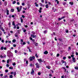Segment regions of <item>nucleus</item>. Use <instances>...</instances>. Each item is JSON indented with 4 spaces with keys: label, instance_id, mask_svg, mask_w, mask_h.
<instances>
[{
    "label": "nucleus",
    "instance_id": "1",
    "mask_svg": "<svg viewBox=\"0 0 78 78\" xmlns=\"http://www.w3.org/2000/svg\"><path fill=\"white\" fill-rule=\"evenodd\" d=\"M30 61H32V60H33L35 59V57L34 56H31L29 58Z\"/></svg>",
    "mask_w": 78,
    "mask_h": 78
},
{
    "label": "nucleus",
    "instance_id": "2",
    "mask_svg": "<svg viewBox=\"0 0 78 78\" xmlns=\"http://www.w3.org/2000/svg\"><path fill=\"white\" fill-rule=\"evenodd\" d=\"M35 66H36V67L37 68L39 69V64L37 63H36L35 64Z\"/></svg>",
    "mask_w": 78,
    "mask_h": 78
},
{
    "label": "nucleus",
    "instance_id": "3",
    "mask_svg": "<svg viewBox=\"0 0 78 78\" xmlns=\"http://www.w3.org/2000/svg\"><path fill=\"white\" fill-rule=\"evenodd\" d=\"M37 60L38 61H39V63H41V62H43L44 61H42V59L40 58L39 59H37Z\"/></svg>",
    "mask_w": 78,
    "mask_h": 78
},
{
    "label": "nucleus",
    "instance_id": "4",
    "mask_svg": "<svg viewBox=\"0 0 78 78\" xmlns=\"http://www.w3.org/2000/svg\"><path fill=\"white\" fill-rule=\"evenodd\" d=\"M34 73V71L33 69H32V71L31 72V75H33V74Z\"/></svg>",
    "mask_w": 78,
    "mask_h": 78
},
{
    "label": "nucleus",
    "instance_id": "5",
    "mask_svg": "<svg viewBox=\"0 0 78 78\" xmlns=\"http://www.w3.org/2000/svg\"><path fill=\"white\" fill-rule=\"evenodd\" d=\"M22 6H20V9H19V10H18V12H20V11H21V10H22Z\"/></svg>",
    "mask_w": 78,
    "mask_h": 78
},
{
    "label": "nucleus",
    "instance_id": "6",
    "mask_svg": "<svg viewBox=\"0 0 78 78\" xmlns=\"http://www.w3.org/2000/svg\"><path fill=\"white\" fill-rule=\"evenodd\" d=\"M31 36L32 37H33V38H34V37H36V35L33 34H31Z\"/></svg>",
    "mask_w": 78,
    "mask_h": 78
},
{
    "label": "nucleus",
    "instance_id": "7",
    "mask_svg": "<svg viewBox=\"0 0 78 78\" xmlns=\"http://www.w3.org/2000/svg\"><path fill=\"white\" fill-rule=\"evenodd\" d=\"M6 11L7 15H9V10L7 9H6Z\"/></svg>",
    "mask_w": 78,
    "mask_h": 78
},
{
    "label": "nucleus",
    "instance_id": "8",
    "mask_svg": "<svg viewBox=\"0 0 78 78\" xmlns=\"http://www.w3.org/2000/svg\"><path fill=\"white\" fill-rule=\"evenodd\" d=\"M73 62H76V60L74 57L73 58Z\"/></svg>",
    "mask_w": 78,
    "mask_h": 78
},
{
    "label": "nucleus",
    "instance_id": "9",
    "mask_svg": "<svg viewBox=\"0 0 78 78\" xmlns=\"http://www.w3.org/2000/svg\"><path fill=\"white\" fill-rule=\"evenodd\" d=\"M46 68L48 69H50L51 68V67L49 66H46Z\"/></svg>",
    "mask_w": 78,
    "mask_h": 78
},
{
    "label": "nucleus",
    "instance_id": "10",
    "mask_svg": "<svg viewBox=\"0 0 78 78\" xmlns=\"http://www.w3.org/2000/svg\"><path fill=\"white\" fill-rule=\"evenodd\" d=\"M48 52L47 51H45L44 52V54H45V55H47V54H48Z\"/></svg>",
    "mask_w": 78,
    "mask_h": 78
},
{
    "label": "nucleus",
    "instance_id": "11",
    "mask_svg": "<svg viewBox=\"0 0 78 78\" xmlns=\"http://www.w3.org/2000/svg\"><path fill=\"white\" fill-rule=\"evenodd\" d=\"M34 65L32 63H30V67H34Z\"/></svg>",
    "mask_w": 78,
    "mask_h": 78
},
{
    "label": "nucleus",
    "instance_id": "12",
    "mask_svg": "<svg viewBox=\"0 0 78 78\" xmlns=\"http://www.w3.org/2000/svg\"><path fill=\"white\" fill-rule=\"evenodd\" d=\"M14 9H11V11L12 12H14Z\"/></svg>",
    "mask_w": 78,
    "mask_h": 78
},
{
    "label": "nucleus",
    "instance_id": "13",
    "mask_svg": "<svg viewBox=\"0 0 78 78\" xmlns=\"http://www.w3.org/2000/svg\"><path fill=\"white\" fill-rule=\"evenodd\" d=\"M62 69H64L65 72H66V68H64V67H62Z\"/></svg>",
    "mask_w": 78,
    "mask_h": 78
},
{
    "label": "nucleus",
    "instance_id": "14",
    "mask_svg": "<svg viewBox=\"0 0 78 78\" xmlns=\"http://www.w3.org/2000/svg\"><path fill=\"white\" fill-rule=\"evenodd\" d=\"M0 57L1 58H5V57H6V56L5 55L4 57H3L2 55H1L0 56Z\"/></svg>",
    "mask_w": 78,
    "mask_h": 78
},
{
    "label": "nucleus",
    "instance_id": "15",
    "mask_svg": "<svg viewBox=\"0 0 78 78\" xmlns=\"http://www.w3.org/2000/svg\"><path fill=\"white\" fill-rule=\"evenodd\" d=\"M20 19L21 20V23H23V19L22 18V17H21L20 18Z\"/></svg>",
    "mask_w": 78,
    "mask_h": 78
},
{
    "label": "nucleus",
    "instance_id": "16",
    "mask_svg": "<svg viewBox=\"0 0 78 78\" xmlns=\"http://www.w3.org/2000/svg\"><path fill=\"white\" fill-rule=\"evenodd\" d=\"M69 3L70 4V5H73V2H69Z\"/></svg>",
    "mask_w": 78,
    "mask_h": 78
},
{
    "label": "nucleus",
    "instance_id": "17",
    "mask_svg": "<svg viewBox=\"0 0 78 78\" xmlns=\"http://www.w3.org/2000/svg\"><path fill=\"white\" fill-rule=\"evenodd\" d=\"M47 33V30H45L44 31V34H46V33Z\"/></svg>",
    "mask_w": 78,
    "mask_h": 78
},
{
    "label": "nucleus",
    "instance_id": "18",
    "mask_svg": "<svg viewBox=\"0 0 78 78\" xmlns=\"http://www.w3.org/2000/svg\"><path fill=\"white\" fill-rule=\"evenodd\" d=\"M74 69H76V70H78V67L76 66L74 67Z\"/></svg>",
    "mask_w": 78,
    "mask_h": 78
},
{
    "label": "nucleus",
    "instance_id": "19",
    "mask_svg": "<svg viewBox=\"0 0 78 78\" xmlns=\"http://www.w3.org/2000/svg\"><path fill=\"white\" fill-rule=\"evenodd\" d=\"M15 37H17L18 36V34H17L16 33L15 34Z\"/></svg>",
    "mask_w": 78,
    "mask_h": 78
},
{
    "label": "nucleus",
    "instance_id": "20",
    "mask_svg": "<svg viewBox=\"0 0 78 78\" xmlns=\"http://www.w3.org/2000/svg\"><path fill=\"white\" fill-rule=\"evenodd\" d=\"M12 42L14 43V42H16V41L15 39H13L12 41Z\"/></svg>",
    "mask_w": 78,
    "mask_h": 78
},
{
    "label": "nucleus",
    "instance_id": "21",
    "mask_svg": "<svg viewBox=\"0 0 78 78\" xmlns=\"http://www.w3.org/2000/svg\"><path fill=\"white\" fill-rule=\"evenodd\" d=\"M13 76L12 75H10L9 76V78H12Z\"/></svg>",
    "mask_w": 78,
    "mask_h": 78
},
{
    "label": "nucleus",
    "instance_id": "22",
    "mask_svg": "<svg viewBox=\"0 0 78 78\" xmlns=\"http://www.w3.org/2000/svg\"><path fill=\"white\" fill-rule=\"evenodd\" d=\"M4 5L5 6H6L7 5V2H5L4 3Z\"/></svg>",
    "mask_w": 78,
    "mask_h": 78
},
{
    "label": "nucleus",
    "instance_id": "23",
    "mask_svg": "<svg viewBox=\"0 0 78 78\" xmlns=\"http://www.w3.org/2000/svg\"><path fill=\"white\" fill-rule=\"evenodd\" d=\"M45 6L46 8H48V4L46 5Z\"/></svg>",
    "mask_w": 78,
    "mask_h": 78
},
{
    "label": "nucleus",
    "instance_id": "24",
    "mask_svg": "<svg viewBox=\"0 0 78 78\" xmlns=\"http://www.w3.org/2000/svg\"><path fill=\"white\" fill-rule=\"evenodd\" d=\"M1 30H2V31L3 32L5 31V30L3 29V27H2L1 29Z\"/></svg>",
    "mask_w": 78,
    "mask_h": 78
},
{
    "label": "nucleus",
    "instance_id": "25",
    "mask_svg": "<svg viewBox=\"0 0 78 78\" xmlns=\"http://www.w3.org/2000/svg\"><path fill=\"white\" fill-rule=\"evenodd\" d=\"M31 33H32V34H33L34 35V34H35V32H34V31L32 32Z\"/></svg>",
    "mask_w": 78,
    "mask_h": 78
},
{
    "label": "nucleus",
    "instance_id": "26",
    "mask_svg": "<svg viewBox=\"0 0 78 78\" xmlns=\"http://www.w3.org/2000/svg\"><path fill=\"white\" fill-rule=\"evenodd\" d=\"M0 49L2 50H3V49H4L3 47L2 46V47H1Z\"/></svg>",
    "mask_w": 78,
    "mask_h": 78
},
{
    "label": "nucleus",
    "instance_id": "27",
    "mask_svg": "<svg viewBox=\"0 0 78 78\" xmlns=\"http://www.w3.org/2000/svg\"><path fill=\"white\" fill-rule=\"evenodd\" d=\"M16 3V1H14L13 2H12V4H15V3Z\"/></svg>",
    "mask_w": 78,
    "mask_h": 78
},
{
    "label": "nucleus",
    "instance_id": "28",
    "mask_svg": "<svg viewBox=\"0 0 78 78\" xmlns=\"http://www.w3.org/2000/svg\"><path fill=\"white\" fill-rule=\"evenodd\" d=\"M9 60H8L7 61V64H9Z\"/></svg>",
    "mask_w": 78,
    "mask_h": 78
},
{
    "label": "nucleus",
    "instance_id": "29",
    "mask_svg": "<svg viewBox=\"0 0 78 78\" xmlns=\"http://www.w3.org/2000/svg\"><path fill=\"white\" fill-rule=\"evenodd\" d=\"M26 61H27V59L25 58L24 59V62H25Z\"/></svg>",
    "mask_w": 78,
    "mask_h": 78
},
{
    "label": "nucleus",
    "instance_id": "30",
    "mask_svg": "<svg viewBox=\"0 0 78 78\" xmlns=\"http://www.w3.org/2000/svg\"><path fill=\"white\" fill-rule=\"evenodd\" d=\"M63 5H66V2H63Z\"/></svg>",
    "mask_w": 78,
    "mask_h": 78
},
{
    "label": "nucleus",
    "instance_id": "31",
    "mask_svg": "<svg viewBox=\"0 0 78 78\" xmlns=\"http://www.w3.org/2000/svg\"><path fill=\"white\" fill-rule=\"evenodd\" d=\"M12 25H13V26H15V23H14V22H12Z\"/></svg>",
    "mask_w": 78,
    "mask_h": 78
},
{
    "label": "nucleus",
    "instance_id": "32",
    "mask_svg": "<svg viewBox=\"0 0 78 78\" xmlns=\"http://www.w3.org/2000/svg\"><path fill=\"white\" fill-rule=\"evenodd\" d=\"M66 17V16H62V17L61 18V19H64Z\"/></svg>",
    "mask_w": 78,
    "mask_h": 78
},
{
    "label": "nucleus",
    "instance_id": "33",
    "mask_svg": "<svg viewBox=\"0 0 78 78\" xmlns=\"http://www.w3.org/2000/svg\"><path fill=\"white\" fill-rule=\"evenodd\" d=\"M18 52V51H17V50H15V53H17Z\"/></svg>",
    "mask_w": 78,
    "mask_h": 78
},
{
    "label": "nucleus",
    "instance_id": "34",
    "mask_svg": "<svg viewBox=\"0 0 78 78\" xmlns=\"http://www.w3.org/2000/svg\"><path fill=\"white\" fill-rule=\"evenodd\" d=\"M41 73L40 72H38V75H41Z\"/></svg>",
    "mask_w": 78,
    "mask_h": 78
},
{
    "label": "nucleus",
    "instance_id": "35",
    "mask_svg": "<svg viewBox=\"0 0 78 78\" xmlns=\"http://www.w3.org/2000/svg\"><path fill=\"white\" fill-rule=\"evenodd\" d=\"M16 65V63L14 62L12 64V65L14 66Z\"/></svg>",
    "mask_w": 78,
    "mask_h": 78
},
{
    "label": "nucleus",
    "instance_id": "36",
    "mask_svg": "<svg viewBox=\"0 0 78 78\" xmlns=\"http://www.w3.org/2000/svg\"><path fill=\"white\" fill-rule=\"evenodd\" d=\"M5 72H6V73H7V72H8V69H6V70H5Z\"/></svg>",
    "mask_w": 78,
    "mask_h": 78
},
{
    "label": "nucleus",
    "instance_id": "37",
    "mask_svg": "<svg viewBox=\"0 0 78 78\" xmlns=\"http://www.w3.org/2000/svg\"><path fill=\"white\" fill-rule=\"evenodd\" d=\"M6 66V67H9V65H8V64H7Z\"/></svg>",
    "mask_w": 78,
    "mask_h": 78
},
{
    "label": "nucleus",
    "instance_id": "38",
    "mask_svg": "<svg viewBox=\"0 0 78 78\" xmlns=\"http://www.w3.org/2000/svg\"><path fill=\"white\" fill-rule=\"evenodd\" d=\"M71 56L72 58H73V57H74V55H71Z\"/></svg>",
    "mask_w": 78,
    "mask_h": 78
},
{
    "label": "nucleus",
    "instance_id": "39",
    "mask_svg": "<svg viewBox=\"0 0 78 78\" xmlns=\"http://www.w3.org/2000/svg\"><path fill=\"white\" fill-rule=\"evenodd\" d=\"M64 62H64V61H63V60L62 61V64H63V63H64Z\"/></svg>",
    "mask_w": 78,
    "mask_h": 78
},
{
    "label": "nucleus",
    "instance_id": "40",
    "mask_svg": "<svg viewBox=\"0 0 78 78\" xmlns=\"http://www.w3.org/2000/svg\"><path fill=\"white\" fill-rule=\"evenodd\" d=\"M9 69H13V67H9Z\"/></svg>",
    "mask_w": 78,
    "mask_h": 78
},
{
    "label": "nucleus",
    "instance_id": "41",
    "mask_svg": "<svg viewBox=\"0 0 78 78\" xmlns=\"http://www.w3.org/2000/svg\"><path fill=\"white\" fill-rule=\"evenodd\" d=\"M35 56L37 57V58H38V56L37 55V54H35Z\"/></svg>",
    "mask_w": 78,
    "mask_h": 78
},
{
    "label": "nucleus",
    "instance_id": "42",
    "mask_svg": "<svg viewBox=\"0 0 78 78\" xmlns=\"http://www.w3.org/2000/svg\"><path fill=\"white\" fill-rule=\"evenodd\" d=\"M26 64H28V61H26Z\"/></svg>",
    "mask_w": 78,
    "mask_h": 78
},
{
    "label": "nucleus",
    "instance_id": "43",
    "mask_svg": "<svg viewBox=\"0 0 78 78\" xmlns=\"http://www.w3.org/2000/svg\"><path fill=\"white\" fill-rule=\"evenodd\" d=\"M22 6H24V5H25V3H22Z\"/></svg>",
    "mask_w": 78,
    "mask_h": 78
},
{
    "label": "nucleus",
    "instance_id": "44",
    "mask_svg": "<svg viewBox=\"0 0 78 78\" xmlns=\"http://www.w3.org/2000/svg\"><path fill=\"white\" fill-rule=\"evenodd\" d=\"M63 59H66V57H64L63 58Z\"/></svg>",
    "mask_w": 78,
    "mask_h": 78
},
{
    "label": "nucleus",
    "instance_id": "45",
    "mask_svg": "<svg viewBox=\"0 0 78 78\" xmlns=\"http://www.w3.org/2000/svg\"><path fill=\"white\" fill-rule=\"evenodd\" d=\"M59 56V54H57V57H58V56Z\"/></svg>",
    "mask_w": 78,
    "mask_h": 78
},
{
    "label": "nucleus",
    "instance_id": "46",
    "mask_svg": "<svg viewBox=\"0 0 78 78\" xmlns=\"http://www.w3.org/2000/svg\"><path fill=\"white\" fill-rule=\"evenodd\" d=\"M24 27H25V28H27V27H28V26L27 25H24Z\"/></svg>",
    "mask_w": 78,
    "mask_h": 78
},
{
    "label": "nucleus",
    "instance_id": "47",
    "mask_svg": "<svg viewBox=\"0 0 78 78\" xmlns=\"http://www.w3.org/2000/svg\"><path fill=\"white\" fill-rule=\"evenodd\" d=\"M26 44V43H25V42H23V45H25Z\"/></svg>",
    "mask_w": 78,
    "mask_h": 78
},
{
    "label": "nucleus",
    "instance_id": "48",
    "mask_svg": "<svg viewBox=\"0 0 78 78\" xmlns=\"http://www.w3.org/2000/svg\"><path fill=\"white\" fill-rule=\"evenodd\" d=\"M1 42H2V43H4V40H2L1 41Z\"/></svg>",
    "mask_w": 78,
    "mask_h": 78
},
{
    "label": "nucleus",
    "instance_id": "49",
    "mask_svg": "<svg viewBox=\"0 0 78 78\" xmlns=\"http://www.w3.org/2000/svg\"><path fill=\"white\" fill-rule=\"evenodd\" d=\"M37 45H38V43H36L35 44V46H37Z\"/></svg>",
    "mask_w": 78,
    "mask_h": 78
},
{
    "label": "nucleus",
    "instance_id": "50",
    "mask_svg": "<svg viewBox=\"0 0 78 78\" xmlns=\"http://www.w3.org/2000/svg\"><path fill=\"white\" fill-rule=\"evenodd\" d=\"M24 55H28V54H27V53H26L25 52H24Z\"/></svg>",
    "mask_w": 78,
    "mask_h": 78
},
{
    "label": "nucleus",
    "instance_id": "51",
    "mask_svg": "<svg viewBox=\"0 0 78 78\" xmlns=\"http://www.w3.org/2000/svg\"><path fill=\"white\" fill-rule=\"evenodd\" d=\"M23 32H24V33H25V32H26V31H27V30H23Z\"/></svg>",
    "mask_w": 78,
    "mask_h": 78
},
{
    "label": "nucleus",
    "instance_id": "52",
    "mask_svg": "<svg viewBox=\"0 0 78 78\" xmlns=\"http://www.w3.org/2000/svg\"><path fill=\"white\" fill-rule=\"evenodd\" d=\"M13 47H16V45L15 44H13Z\"/></svg>",
    "mask_w": 78,
    "mask_h": 78
},
{
    "label": "nucleus",
    "instance_id": "53",
    "mask_svg": "<svg viewBox=\"0 0 78 78\" xmlns=\"http://www.w3.org/2000/svg\"><path fill=\"white\" fill-rule=\"evenodd\" d=\"M3 74H0L1 76H3Z\"/></svg>",
    "mask_w": 78,
    "mask_h": 78
},
{
    "label": "nucleus",
    "instance_id": "54",
    "mask_svg": "<svg viewBox=\"0 0 78 78\" xmlns=\"http://www.w3.org/2000/svg\"><path fill=\"white\" fill-rule=\"evenodd\" d=\"M66 33H67L69 32V30H66Z\"/></svg>",
    "mask_w": 78,
    "mask_h": 78
},
{
    "label": "nucleus",
    "instance_id": "55",
    "mask_svg": "<svg viewBox=\"0 0 78 78\" xmlns=\"http://www.w3.org/2000/svg\"><path fill=\"white\" fill-rule=\"evenodd\" d=\"M13 28L15 29V28H16V26H14L13 27Z\"/></svg>",
    "mask_w": 78,
    "mask_h": 78
},
{
    "label": "nucleus",
    "instance_id": "56",
    "mask_svg": "<svg viewBox=\"0 0 78 78\" xmlns=\"http://www.w3.org/2000/svg\"><path fill=\"white\" fill-rule=\"evenodd\" d=\"M58 20L59 21V20H61L62 19H61V18H58Z\"/></svg>",
    "mask_w": 78,
    "mask_h": 78
},
{
    "label": "nucleus",
    "instance_id": "57",
    "mask_svg": "<svg viewBox=\"0 0 78 78\" xmlns=\"http://www.w3.org/2000/svg\"><path fill=\"white\" fill-rule=\"evenodd\" d=\"M35 6H36V7H38V4H36Z\"/></svg>",
    "mask_w": 78,
    "mask_h": 78
},
{
    "label": "nucleus",
    "instance_id": "58",
    "mask_svg": "<svg viewBox=\"0 0 78 78\" xmlns=\"http://www.w3.org/2000/svg\"><path fill=\"white\" fill-rule=\"evenodd\" d=\"M17 9L18 10H18H19V8L17 7Z\"/></svg>",
    "mask_w": 78,
    "mask_h": 78
},
{
    "label": "nucleus",
    "instance_id": "59",
    "mask_svg": "<svg viewBox=\"0 0 78 78\" xmlns=\"http://www.w3.org/2000/svg\"><path fill=\"white\" fill-rule=\"evenodd\" d=\"M9 18H11V15H9Z\"/></svg>",
    "mask_w": 78,
    "mask_h": 78
},
{
    "label": "nucleus",
    "instance_id": "60",
    "mask_svg": "<svg viewBox=\"0 0 78 78\" xmlns=\"http://www.w3.org/2000/svg\"><path fill=\"white\" fill-rule=\"evenodd\" d=\"M76 55H78V52H76Z\"/></svg>",
    "mask_w": 78,
    "mask_h": 78
},
{
    "label": "nucleus",
    "instance_id": "61",
    "mask_svg": "<svg viewBox=\"0 0 78 78\" xmlns=\"http://www.w3.org/2000/svg\"><path fill=\"white\" fill-rule=\"evenodd\" d=\"M61 78H64V76H61Z\"/></svg>",
    "mask_w": 78,
    "mask_h": 78
},
{
    "label": "nucleus",
    "instance_id": "62",
    "mask_svg": "<svg viewBox=\"0 0 78 78\" xmlns=\"http://www.w3.org/2000/svg\"><path fill=\"white\" fill-rule=\"evenodd\" d=\"M22 17L23 18H25V16L23 15L22 16Z\"/></svg>",
    "mask_w": 78,
    "mask_h": 78
},
{
    "label": "nucleus",
    "instance_id": "63",
    "mask_svg": "<svg viewBox=\"0 0 78 78\" xmlns=\"http://www.w3.org/2000/svg\"><path fill=\"white\" fill-rule=\"evenodd\" d=\"M17 5H20V3H19V2H17Z\"/></svg>",
    "mask_w": 78,
    "mask_h": 78
},
{
    "label": "nucleus",
    "instance_id": "64",
    "mask_svg": "<svg viewBox=\"0 0 78 78\" xmlns=\"http://www.w3.org/2000/svg\"><path fill=\"white\" fill-rule=\"evenodd\" d=\"M39 12H40V13H41V10H39Z\"/></svg>",
    "mask_w": 78,
    "mask_h": 78
}]
</instances>
